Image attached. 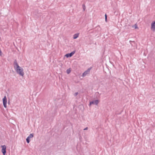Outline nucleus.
I'll return each instance as SVG.
<instances>
[{"label":"nucleus","instance_id":"3","mask_svg":"<svg viewBox=\"0 0 155 155\" xmlns=\"http://www.w3.org/2000/svg\"><path fill=\"white\" fill-rule=\"evenodd\" d=\"M3 104L5 108L7 107L6 104L7 102V99L6 97L5 96L3 98Z\"/></svg>","mask_w":155,"mask_h":155},{"label":"nucleus","instance_id":"1","mask_svg":"<svg viewBox=\"0 0 155 155\" xmlns=\"http://www.w3.org/2000/svg\"><path fill=\"white\" fill-rule=\"evenodd\" d=\"M13 65L14 68L17 73L21 76H23L24 74L23 69L19 66L16 60L14 61Z\"/></svg>","mask_w":155,"mask_h":155},{"label":"nucleus","instance_id":"7","mask_svg":"<svg viewBox=\"0 0 155 155\" xmlns=\"http://www.w3.org/2000/svg\"><path fill=\"white\" fill-rule=\"evenodd\" d=\"M75 53V51H73L70 53L68 54H66L65 56L67 58L70 57H71Z\"/></svg>","mask_w":155,"mask_h":155},{"label":"nucleus","instance_id":"14","mask_svg":"<svg viewBox=\"0 0 155 155\" xmlns=\"http://www.w3.org/2000/svg\"><path fill=\"white\" fill-rule=\"evenodd\" d=\"M82 7H83V9L84 10H85V5H83Z\"/></svg>","mask_w":155,"mask_h":155},{"label":"nucleus","instance_id":"8","mask_svg":"<svg viewBox=\"0 0 155 155\" xmlns=\"http://www.w3.org/2000/svg\"><path fill=\"white\" fill-rule=\"evenodd\" d=\"M79 35V33H78L74 34L73 35V38L74 39H76L78 37Z\"/></svg>","mask_w":155,"mask_h":155},{"label":"nucleus","instance_id":"10","mask_svg":"<svg viewBox=\"0 0 155 155\" xmlns=\"http://www.w3.org/2000/svg\"><path fill=\"white\" fill-rule=\"evenodd\" d=\"M71 72V70L70 68L68 69L66 71V72L68 74H69Z\"/></svg>","mask_w":155,"mask_h":155},{"label":"nucleus","instance_id":"16","mask_svg":"<svg viewBox=\"0 0 155 155\" xmlns=\"http://www.w3.org/2000/svg\"><path fill=\"white\" fill-rule=\"evenodd\" d=\"M2 52L1 50L0 49V56H2Z\"/></svg>","mask_w":155,"mask_h":155},{"label":"nucleus","instance_id":"19","mask_svg":"<svg viewBox=\"0 0 155 155\" xmlns=\"http://www.w3.org/2000/svg\"><path fill=\"white\" fill-rule=\"evenodd\" d=\"M106 22H107L108 20H105Z\"/></svg>","mask_w":155,"mask_h":155},{"label":"nucleus","instance_id":"5","mask_svg":"<svg viewBox=\"0 0 155 155\" xmlns=\"http://www.w3.org/2000/svg\"><path fill=\"white\" fill-rule=\"evenodd\" d=\"M99 103V101L98 100H95L94 101H91L90 103V105H91L92 104H95L97 105Z\"/></svg>","mask_w":155,"mask_h":155},{"label":"nucleus","instance_id":"12","mask_svg":"<svg viewBox=\"0 0 155 155\" xmlns=\"http://www.w3.org/2000/svg\"><path fill=\"white\" fill-rule=\"evenodd\" d=\"M30 139V138H29V137H28L26 138V141L28 143L30 142V140H29Z\"/></svg>","mask_w":155,"mask_h":155},{"label":"nucleus","instance_id":"13","mask_svg":"<svg viewBox=\"0 0 155 155\" xmlns=\"http://www.w3.org/2000/svg\"><path fill=\"white\" fill-rule=\"evenodd\" d=\"M78 94V92H76L74 94V96H76Z\"/></svg>","mask_w":155,"mask_h":155},{"label":"nucleus","instance_id":"6","mask_svg":"<svg viewBox=\"0 0 155 155\" xmlns=\"http://www.w3.org/2000/svg\"><path fill=\"white\" fill-rule=\"evenodd\" d=\"M151 28L153 31H155V21H153L151 23Z\"/></svg>","mask_w":155,"mask_h":155},{"label":"nucleus","instance_id":"18","mask_svg":"<svg viewBox=\"0 0 155 155\" xmlns=\"http://www.w3.org/2000/svg\"><path fill=\"white\" fill-rule=\"evenodd\" d=\"M87 129H88V127H86L85 128H84V130H87Z\"/></svg>","mask_w":155,"mask_h":155},{"label":"nucleus","instance_id":"11","mask_svg":"<svg viewBox=\"0 0 155 155\" xmlns=\"http://www.w3.org/2000/svg\"><path fill=\"white\" fill-rule=\"evenodd\" d=\"M133 28H134L135 29L138 28L137 25L136 24H135L134 25L132 26Z\"/></svg>","mask_w":155,"mask_h":155},{"label":"nucleus","instance_id":"4","mask_svg":"<svg viewBox=\"0 0 155 155\" xmlns=\"http://www.w3.org/2000/svg\"><path fill=\"white\" fill-rule=\"evenodd\" d=\"M1 147L2 148V152L4 155H5L6 153V146L5 145H2L1 146Z\"/></svg>","mask_w":155,"mask_h":155},{"label":"nucleus","instance_id":"17","mask_svg":"<svg viewBox=\"0 0 155 155\" xmlns=\"http://www.w3.org/2000/svg\"><path fill=\"white\" fill-rule=\"evenodd\" d=\"M130 43L131 44H132V43H135L134 41H130Z\"/></svg>","mask_w":155,"mask_h":155},{"label":"nucleus","instance_id":"9","mask_svg":"<svg viewBox=\"0 0 155 155\" xmlns=\"http://www.w3.org/2000/svg\"><path fill=\"white\" fill-rule=\"evenodd\" d=\"M34 136V135L33 134H30L29 135L28 137H29V138H32Z\"/></svg>","mask_w":155,"mask_h":155},{"label":"nucleus","instance_id":"15","mask_svg":"<svg viewBox=\"0 0 155 155\" xmlns=\"http://www.w3.org/2000/svg\"><path fill=\"white\" fill-rule=\"evenodd\" d=\"M105 19H107V15L106 14H105Z\"/></svg>","mask_w":155,"mask_h":155},{"label":"nucleus","instance_id":"2","mask_svg":"<svg viewBox=\"0 0 155 155\" xmlns=\"http://www.w3.org/2000/svg\"><path fill=\"white\" fill-rule=\"evenodd\" d=\"M91 69V68H88L86 71H85L84 73L83 74L82 76L83 77H84L86 76L87 74H89L90 73V71Z\"/></svg>","mask_w":155,"mask_h":155}]
</instances>
